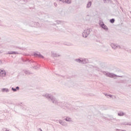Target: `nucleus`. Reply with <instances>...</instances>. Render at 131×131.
I'll use <instances>...</instances> for the list:
<instances>
[{"instance_id": "nucleus-2", "label": "nucleus", "mask_w": 131, "mask_h": 131, "mask_svg": "<svg viewBox=\"0 0 131 131\" xmlns=\"http://www.w3.org/2000/svg\"><path fill=\"white\" fill-rule=\"evenodd\" d=\"M0 75L1 76H5L6 75V72L5 70H0Z\"/></svg>"}, {"instance_id": "nucleus-8", "label": "nucleus", "mask_w": 131, "mask_h": 131, "mask_svg": "<svg viewBox=\"0 0 131 131\" xmlns=\"http://www.w3.org/2000/svg\"><path fill=\"white\" fill-rule=\"evenodd\" d=\"M12 91H13V92H16L17 91L16 89H14V88H12Z\"/></svg>"}, {"instance_id": "nucleus-5", "label": "nucleus", "mask_w": 131, "mask_h": 131, "mask_svg": "<svg viewBox=\"0 0 131 131\" xmlns=\"http://www.w3.org/2000/svg\"><path fill=\"white\" fill-rule=\"evenodd\" d=\"M118 115H119V116H123L124 114H123V113H119L118 114Z\"/></svg>"}, {"instance_id": "nucleus-12", "label": "nucleus", "mask_w": 131, "mask_h": 131, "mask_svg": "<svg viewBox=\"0 0 131 131\" xmlns=\"http://www.w3.org/2000/svg\"><path fill=\"white\" fill-rule=\"evenodd\" d=\"M10 54H15V53L14 52H12V53H11Z\"/></svg>"}, {"instance_id": "nucleus-9", "label": "nucleus", "mask_w": 131, "mask_h": 131, "mask_svg": "<svg viewBox=\"0 0 131 131\" xmlns=\"http://www.w3.org/2000/svg\"><path fill=\"white\" fill-rule=\"evenodd\" d=\"M102 27L103 28H104V29H106V26H105L104 25H102Z\"/></svg>"}, {"instance_id": "nucleus-3", "label": "nucleus", "mask_w": 131, "mask_h": 131, "mask_svg": "<svg viewBox=\"0 0 131 131\" xmlns=\"http://www.w3.org/2000/svg\"><path fill=\"white\" fill-rule=\"evenodd\" d=\"M65 3H67V4H71V0H65Z\"/></svg>"}, {"instance_id": "nucleus-7", "label": "nucleus", "mask_w": 131, "mask_h": 131, "mask_svg": "<svg viewBox=\"0 0 131 131\" xmlns=\"http://www.w3.org/2000/svg\"><path fill=\"white\" fill-rule=\"evenodd\" d=\"M66 120L67 121H70L71 120V119L67 118L66 119Z\"/></svg>"}, {"instance_id": "nucleus-1", "label": "nucleus", "mask_w": 131, "mask_h": 131, "mask_svg": "<svg viewBox=\"0 0 131 131\" xmlns=\"http://www.w3.org/2000/svg\"><path fill=\"white\" fill-rule=\"evenodd\" d=\"M82 34H83V37H86L88 35L90 34V30L87 29L86 30H84Z\"/></svg>"}, {"instance_id": "nucleus-10", "label": "nucleus", "mask_w": 131, "mask_h": 131, "mask_svg": "<svg viewBox=\"0 0 131 131\" xmlns=\"http://www.w3.org/2000/svg\"><path fill=\"white\" fill-rule=\"evenodd\" d=\"M16 90H17L18 91V90H19V87H18V86H17V87H16Z\"/></svg>"}, {"instance_id": "nucleus-6", "label": "nucleus", "mask_w": 131, "mask_h": 131, "mask_svg": "<svg viewBox=\"0 0 131 131\" xmlns=\"http://www.w3.org/2000/svg\"><path fill=\"white\" fill-rule=\"evenodd\" d=\"M115 20L114 19H112L110 20L111 23H114Z\"/></svg>"}, {"instance_id": "nucleus-11", "label": "nucleus", "mask_w": 131, "mask_h": 131, "mask_svg": "<svg viewBox=\"0 0 131 131\" xmlns=\"http://www.w3.org/2000/svg\"><path fill=\"white\" fill-rule=\"evenodd\" d=\"M2 91H3V92H5V91H6V89H4L2 90Z\"/></svg>"}, {"instance_id": "nucleus-4", "label": "nucleus", "mask_w": 131, "mask_h": 131, "mask_svg": "<svg viewBox=\"0 0 131 131\" xmlns=\"http://www.w3.org/2000/svg\"><path fill=\"white\" fill-rule=\"evenodd\" d=\"M92 6V2L88 3L87 5V8H90Z\"/></svg>"}]
</instances>
